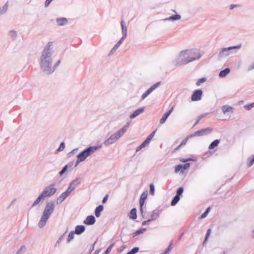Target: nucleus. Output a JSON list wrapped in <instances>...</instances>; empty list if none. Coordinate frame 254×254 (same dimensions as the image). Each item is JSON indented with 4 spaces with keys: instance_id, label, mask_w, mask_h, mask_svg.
Masks as SVG:
<instances>
[{
    "instance_id": "47",
    "label": "nucleus",
    "mask_w": 254,
    "mask_h": 254,
    "mask_svg": "<svg viewBox=\"0 0 254 254\" xmlns=\"http://www.w3.org/2000/svg\"><path fill=\"white\" fill-rule=\"evenodd\" d=\"M154 186L153 184H151L150 185V192L152 195H153L154 193Z\"/></svg>"
},
{
    "instance_id": "55",
    "label": "nucleus",
    "mask_w": 254,
    "mask_h": 254,
    "mask_svg": "<svg viewBox=\"0 0 254 254\" xmlns=\"http://www.w3.org/2000/svg\"><path fill=\"white\" fill-rule=\"evenodd\" d=\"M53 0H46L45 2V6L48 7Z\"/></svg>"
},
{
    "instance_id": "14",
    "label": "nucleus",
    "mask_w": 254,
    "mask_h": 254,
    "mask_svg": "<svg viewBox=\"0 0 254 254\" xmlns=\"http://www.w3.org/2000/svg\"><path fill=\"white\" fill-rule=\"evenodd\" d=\"M56 22L58 26H64L68 23V20L65 17H58L56 19Z\"/></svg>"
},
{
    "instance_id": "46",
    "label": "nucleus",
    "mask_w": 254,
    "mask_h": 254,
    "mask_svg": "<svg viewBox=\"0 0 254 254\" xmlns=\"http://www.w3.org/2000/svg\"><path fill=\"white\" fill-rule=\"evenodd\" d=\"M254 107V102L250 105H247L244 106L245 108L247 109L248 110H250Z\"/></svg>"
},
{
    "instance_id": "40",
    "label": "nucleus",
    "mask_w": 254,
    "mask_h": 254,
    "mask_svg": "<svg viewBox=\"0 0 254 254\" xmlns=\"http://www.w3.org/2000/svg\"><path fill=\"white\" fill-rule=\"evenodd\" d=\"M26 251V248L24 246H22L20 249L18 251L17 254H21L25 253Z\"/></svg>"
},
{
    "instance_id": "33",
    "label": "nucleus",
    "mask_w": 254,
    "mask_h": 254,
    "mask_svg": "<svg viewBox=\"0 0 254 254\" xmlns=\"http://www.w3.org/2000/svg\"><path fill=\"white\" fill-rule=\"evenodd\" d=\"M75 234V233L73 231H71L69 233V234L68 236L67 239V243H69L74 238Z\"/></svg>"
},
{
    "instance_id": "4",
    "label": "nucleus",
    "mask_w": 254,
    "mask_h": 254,
    "mask_svg": "<svg viewBox=\"0 0 254 254\" xmlns=\"http://www.w3.org/2000/svg\"><path fill=\"white\" fill-rule=\"evenodd\" d=\"M100 147L101 146H91L83 150L77 156L75 166H77L79 163L85 161L87 158L90 156Z\"/></svg>"
},
{
    "instance_id": "2",
    "label": "nucleus",
    "mask_w": 254,
    "mask_h": 254,
    "mask_svg": "<svg viewBox=\"0 0 254 254\" xmlns=\"http://www.w3.org/2000/svg\"><path fill=\"white\" fill-rule=\"evenodd\" d=\"M203 53L197 49H189L181 52L176 63L177 64H185L197 60L202 56Z\"/></svg>"
},
{
    "instance_id": "19",
    "label": "nucleus",
    "mask_w": 254,
    "mask_h": 254,
    "mask_svg": "<svg viewBox=\"0 0 254 254\" xmlns=\"http://www.w3.org/2000/svg\"><path fill=\"white\" fill-rule=\"evenodd\" d=\"M125 38H123L122 37L121 39L118 41V42L114 46V47L111 49L110 55L113 54L114 52H115L119 48V47L121 46V45L123 43L124 39Z\"/></svg>"
},
{
    "instance_id": "50",
    "label": "nucleus",
    "mask_w": 254,
    "mask_h": 254,
    "mask_svg": "<svg viewBox=\"0 0 254 254\" xmlns=\"http://www.w3.org/2000/svg\"><path fill=\"white\" fill-rule=\"evenodd\" d=\"M254 69V62L252 64H251L250 65H249V66L248 67V70L251 71Z\"/></svg>"
},
{
    "instance_id": "59",
    "label": "nucleus",
    "mask_w": 254,
    "mask_h": 254,
    "mask_svg": "<svg viewBox=\"0 0 254 254\" xmlns=\"http://www.w3.org/2000/svg\"><path fill=\"white\" fill-rule=\"evenodd\" d=\"M107 198H108V195H106V196L103 198V199L102 200V202L103 203H106L107 200Z\"/></svg>"
},
{
    "instance_id": "43",
    "label": "nucleus",
    "mask_w": 254,
    "mask_h": 254,
    "mask_svg": "<svg viewBox=\"0 0 254 254\" xmlns=\"http://www.w3.org/2000/svg\"><path fill=\"white\" fill-rule=\"evenodd\" d=\"M190 138V137H188V136L187 138H186L185 139H184L182 141V143L180 144V145H179V146H178L176 149L179 148V147H180L181 146L185 145L186 144V143H187V141H188V139L189 138Z\"/></svg>"
},
{
    "instance_id": "45",
    "label": "nucleus",
    "mask_w": 254,
    "mask_h": 254,
    "mask_svg": "<svg viewBox=\"0 0 254 254\" xmlns=\"http://www.w3.org/2000/svg\"><path fill=\"white\" fill-rule=\"evenodd\" d=\"M248 160H250V162L248 163V166L250 167L254 164V155L252 159H251V158H249Z\"/></svg>"
},
{
    "instance_id": "17",
    "label": "nucleus",
    "mask_w": 254,
    "mask_h": 254,
    "mask_svg": "<svg viewBox=\"0 0 254 254\" xmlns=\"http://www.w3.org/2000/svg\"><path fill=\"white\" fill-rule=\"evenodd\" d=\"M144 108H140L137 110H136L135 111L133 112L132 114H131L129 116V118L131 119L135 118L137 116H139L140 114L142 113L144 111Z\"/></svg>"
},
{
    "instance_id": "9",
    "label": "nucleus",
    "mask_w": 254,
    "mask_h": 254,
    "mask_svg": "<svg viewBox=\"0 0 254 254\" xmlns=\"http://www.w3.org/2000/svg\"><path fill=\"white\" fill-rule=\"evenodd\" d=\"M160 85V82H158L151 86L147 91H146L141 96V100H144L152 92L158 88Z\"/></svg>"
},
{
    "instance_id": "16",
    "label": "nucleus",
    "mask_w": 254,
    "mask_h": 254,
    "mask_svg": "<svg viewBox=\"0 0 254 254\" xmlns=\"http://www.w3.org/2000/svg\"><path fill=\"white\" fill-rule=\"evenodd\" d=\"M173 110V107H172L171 108L168 112H167L163 115V116L160 119V124H163L166 122L167 119L170 116V115L171 114Z\"/></svg>"
},
{
    "instance_id": "24",
    "label": "nucleus",
    "mask_w": 254,
    "mask_h": 254,
    "mask_svg": "<svg viewBox=\"0 0 254 254\" xmlns=\"http://www.w3.org/2000/svg\"><path fill=\"white\" fill-rule=\"evenodd\" d=\"M8 35L13 40H15L17 39L18 34L17 32L15 30H12L9 31Z\"/></svg>"
},
{
    "instance_id": "51",
    "label": "nucleus",
    "mask_w": 254,
    "mask_h": 254,
    "mask_svg": "<svg viewBox=\"0 0 254 254\" xmlns=\"http://www.w3.org/2000/svg\"><path fill=\"white\" fill-rule=\"evenodd\" d=\"M113 247V244L111 245L110 247H109L105 252V254H108L111 251L112 248Z\"/></svg>"
},
{
    "instance_id": "58",
    "label": "nucleus",
    "mask_w": 254,
    "mask_h": 254,
    "mask_svg": "<svg viewBox=\"0 0 254 254\" xmlns=\"http://www.w3.org/2000/svg\"><path fill=\"white\" fill-rule=\"evenodd\" d=\"M60 62H60V61H58L56 63V64H55L54 65H53V66L55 67V69L57 66H59V64H60Z\"/></svg>"
},
{
    "instance_id": "49",
    "label": "nucleus",
    "mask_w": 254,
    "mask_h": 254,
    "mask_svg": "<svg viewBox=\"0 0 254 254\" xmlns=\"http://www.w3.org/2000/svg\"><path fill=\"white\" fill-rule=\"evenodd\" d=\"M150 141H149V139H146L145 141L141 143V145L143 146V147H145V146H147L148 144L149 143Z\"/></svg>"
},
{
    "instance_id": "41",
    "label": "nucleus",
    "mask_w": 254,
    "mask_h": 254,
    "mask_svg": "<svg viewBox=\"0 0 254 254\" xmlns=\"http://www.w3.org/2000/svg\"><path fill=\"white\" fill-rule=\"evenodd\" d=\"M206 79L205 77L199 79L196 82V85L197 86L200 85L201 83L204 82L206 81Z\"/></svg>"
},
{
    "instance_id": "10",
    "label": "nucleus",
    "mask_w": 254,
    "mask_h": 254,
    "mask_svg": "<svg viewBox=\"0 0 254 254\" xmlns=\"http://www.w3.org/2000/svg\"><path fill=\"white\" fill-rule=\"evenodd\" d=\"M70 193L71 192L67 189L58 197L57 203L61 204Z\"/></svg>"
},
{
    "instance_id": "53",
    "label": "nucleus",
    "mask_w": 254,
    "mask_h": 254,
    "mask_svg": "<svg viewBox=\"0 0 254 254\" xmlns=\"http://www.w3.org/2000/svg\"><path fill=\"white\" fill-rule=\"evenodd\" d=\"M210 229H208L207 231V233L206 234V237H205V240L204 241V243H205V242L206 241V240L208 238L209 235H210Z\"/></svg>"
},
{
    "instance_id": "26",
    "label": "nucleus",
    "mask_w": 254,
    "mask_h": 254,
    "mask_svg": "<svg viewBox=\"0 0 254 254\" xmlns=\"http://www.w3.org/2000/svg\"><path fill=\"white\" fill-rule=\"evenodd\" d=\"M104 207L102 205L98 206L95 209V214L97 217H99L100 216V213L103 210Z\"/></svg>"
},
{
    "instance_id": "11",
    "label": "nucleus",
    "mask_w": 254,
    "mask_h": 254,
    "mask_svg": "<svg viewBox=\"0 0 254 254\" xmlns=\"http://www.w3.org/2000/svg\"><path fill=\"white\" fill-rule=\"evenodd\" d=\"M202 95V90H197L192 94L191 99L192 101H199L201 99Z\"/></svg>"
},
{
    "instance_id": "7",
    "label": "nucleus",
    "mask_w": 254,
    "mask_h": 254,
    "mask_svg": "<svg viewBox=\"0 0 254 254\" xmlns=\"http://www.w3.org/2000/svg\"><path fill=\"white\" fill-rule=\"evenodd\" d=\"M57 189L55 187V184H51L43 190L41 193L45 197L53 195L57 191Z\"/></svg>"
},
{
    "instance_id": "13",
    "label": "nucleus",
    "mask_w": 254,
    "mask_h": 254,
    "mask_svg": "<svg viewBox=\"0 0 254 254\" xmlns=\"http://www.w3.org/2000/svg\"><path fill=\"white\" fill-rule=\"evenodd\" d=\"M147 194H148L147 192L144 191L142 193V194L140 196V200H139V204H140V211H141V213H142V212H143L142 207L144 204L145 199L147 198Z\"/></svg>"
},
{
    "instance_id": "44",
    "label": "nucleus",
    "mask_w": 254,
    "mask_h": 254,
    "mask_svg": "<svg viewBox=\"0 0 254 254\" xmlns=\"http://www.w3.org/2000/svg\"><path fill=\"white\" fill-rule=\"evenodd\" d=\"M184 191V189L182 187L179 188L177 191V195H178L180 196V195H181Z\"/></svg>"
},
{
    "instance_id": "25",
    "label": "nucleus",
    "mask_w": 254,
    "mask_h": 254,
    "mask_svg": "<svg viewBox=\"0 0 254 254\" xmlns=\"http://www.w3.org/2000/svg\"><path fill=\"white\" fill-rule=\"evenodd\" d=\"M8 8V2L5 3L2 7H0V16L4 14Z\"/></svg>"
},
{
    "instance_id": "8",
    "label": "nucleus",
    "mask_w": 254,
    "mask_h": 254,
    "mask_svg": "<svg viewBox=\"0 0 254 254\" xmlns=\"http://www.w3.org/2000/svg\"><path fill=\"white\" fill-rule=\"evenodd\" d=\"M211 131V129L210 128H206L200 129L194 132V133L191 134L188 136V137H194L195 136H200L206 135L209 133Z\"/></svg>"
},
{
    "instance_id": "56",
    "label": "nucleus",
    "mask_w": 254,
    "mask_h": 254,
    "mask_svg": "<svg viewBox=\"0 0 254 254\" xmlns=\"http://www.w3.org/2000/svg\"><path fill=\"white\" fill-rule=\"evenodd\" d=\"M53 0H46L45 2V6L48 7Z\"/></svg>"
},
{
    "instance_id": "28",
    "label": "nucleus",
    "mask_w": 254,
    "mask_h": 254,
    "mask_svg": "<svg viewBox=\"0 0 254 254\" xmlns=\"http://www.w3.org/2000/svg\"><path fill=\"white\" fill-rule=\"evenodd\" d=\"M45 197L44 196V195L41 193L39 196L38 197V198L36 199V200L34 202L33 204H32V207L33 206H35L36 205H37V204H38L42 200H44L45 199Z\"/></svg>"
},
{
    "instance_id": "64",
    "label": "nucleus",
    "mask_w": 254,
    "mask_h": 254,
    "mask_svg": "<svg viewBox=\"0 0 254 254\" xmlns=\"http://www.w3.org/2000/svg\"><path fill=\"white\" fill-rule=\"evenodd\" d=\"M235 6L234 5H231L230 6V8L231 9H233V8H234V7Z\"/></svg>"
},
{
    "instance_id": "1",
    "label": "nucleus",
    "mask_w": 254,
    "mask_h": 254,
    "mask_svg": "<svg viewBox=\"0 0 254 254\" xmlns=\"http://www.w3.org/2000/svg\"><path fill=\"white\" fill-rule=\"evenodd\" d=\"M54 42H49L43 50L40 57L41 68L47 74H51L55 70L52 58L54 52Z\"/></svg>"
},
{
    "instance_id": "34",
    "label": "nucleus",
    "mask_w": 254,
    "mask_h": 254,
    "mask_svg": "<svg viewBox=\"0 0 254 254\" xmlns=\"http://www.w3.org/2000/svg\"><path fill=\"white\" fill-rule=\"evenodd\" d=\"M180 199V196L176 195L174 197L173 199L172 200V201L171 202V205L172 206L175 205L177 203V202L179 201Z\"/></svg>"
},
{
    "instance_id": "3",
    "label": "nucleus",
    "mask_w": 254,
    "mask_h": 254,
    "mask_svg": "<svg viewBox=\"0 0 254 254\" xmlns=\"http://www.w3.org/2000/svg\"><path fill=\"white\" fill-rule=\"evenodd\" d=\"M55 208V205L53 201H51L46 203L38 224L40 228H42L46 225L50 216L54 212Z\"/></svg>"
},
{
    "instance_id": "31",
    "label": "nucleus",
    "mask_w": 254,
    "mask_h": 254,
    "mask_svg": "<svg viewBox=\"0 0 254 254\" xmlns=\"http://www.w3.org/2000/svg\"><path fill=\"white\" fill-rule=\"evenodd\" d=\"M159 214L157 211H154L151 214V220H154L158 218Z\"/></svg>"
},
{
    "instance_id": "38",
    "label": "nucleus",
    "mask_w": 254,
    "mask_h": 254,
    "mask_svg": "<svg viewBox=\"0 0 254 254\" xmlns=\"http://www.w3.org/2000/svg\"><path fill=\"white\" fill-rule=\"evenodd\" d=\"M172 249V243H171L168 248L166 250L163 254H168Z\"/></svg>"
},
{
    "instance_id": "12",
    "label": "nucleus",
    "mask_w": 254,
    "mask_h": 254,
    "mask_svg": "<svg viewBox=\"0 0 254 254\" xmlns=\"http://www.w3.org/2000/svg\"><path fill=\"white\" fill-rule=\"evenodd\" d=\"M80 183V179L76 178L70 184L67 190L71 192L75 189L76 187Z\"/></svg>"
},
{
    "instance_id": "23",
    "label": "nucleus",
    "mask_w": 254,
    "mask_h": 254,
    "mask_svg": "<svg viewBox=\"0 0 254 254\" xmlns=\"http://www.w3.org/2000/svg\"><path fill=\"white\" fill-rule=\"evenodd\" d=\"M230 72V69L226 68L225 69L221 70L219 73V76L220 78L225 77Z\"/></svg>"
},
{
    "instance_id": "32",
    "label": "nucleus",
    "mask_w": 254,
    "mask_h": 254,
    "mask_svg": "<svg viewBox=\"0 0 254 254\" xmlns=\"http://www.w3.org/2000/svg\"><path fill=\"white\" fill-rule=\"evenodd\" d=\"M219 143V140H218V139L215 140L210 144V145L209 146V149L214 148L215 147H216L218 145Z\"/></svg>"
},
{
    "instance_id": "39",
    "label": "nucleus",
    "mask_w": 254,
    "mask_h": 254,
    "mask_svg": "<svg viewBox=\"0 0 254 254\" xmlns=\"http://www.w3.org/2000/svg\"><path fill=\"white\" fill-rule=\"evenodd\" d=\"M139 248L138 247H135L132 250L128 252L127 254H135L138 252Z\"/></svg>"
},
{
    "instance_id": "35",
    "label": "nucleus",
    "mask_w": 254,
    "mask_h": 254,
    "mask_svg": "<svg viewBox=\"0 0 254 254\" xmlns=\"http://www.w3.org/2000/svg\"><path fill=\"white\" fill-rule=\"evenodd\" d=\"M146 230V228H142L140 230L136 231L133 234V237H135L140 234L143 233Z\"/></svg>"
},
{
    "instance_id": "37",
    "label": "nucleus",
    "mask_w": 254,
    "mask_h": 254,
    "mask_svg": "<svg viewBox=\"0 0 254 254\" xmlns=\"http://www.w3.org/2000/svg\"><path fill=\"white\" fill-rule=\"evenodd\" d=\"M210 210V208L208 207L206 209V211L203 214H202V215L200 216V218L201 219L204 218L207 216L208 213L209 212Z\"/></svg>"
},
{
    "instance_id": "61",
    "label": "nucleus",
    "mask_w": 254,
    "mask_h": 254,
    "mask_svg": "<svg viewBox=\"0 0 254 254\" xmlns=\"http://www.w3.org/2000/svg\"><path fill=\"white\" fill-rule=\"evenodd\" d=\"M63 237V236H61V238H59V239L57 241V243H56V246H57V244H60V242H61V240L62 239Z\"/></svg>"
},
{
    "instance_id": "18",
    "label": "nucleus",
    "mask_w": 254,
    "mask_h": 254,
    "mask_svg": "<svg viewBox=\"0 0 254 254\" xmlns=\"http://www.w3.org/2000/svg\"><path fill=\"white\" fill-rule=\"evenodd\" d=\"M121 25L122 30V37L126 38L127 36V26L126 23L124 21L122 20L121 22Z\"/></svg>"
},
{
    "instance_id": "21",
    "label": "nucleus",
    "mask_w": 254,
    "mask_h": 254,
    "mask_svg": "<svg viewBox=\"0 0 254 254\" xmlns=\"http://www.w3.org/2000/svg\"><path fill=\"white\" fill-rule=\"evenodd\" d=\"M85 230L83 225H77L75 227L74 233L77 235L82 234Z\"/></svg>"
},
{
    "instance_id": "20",
    "label": "nucleus",
    "mask_w": 254,
    "mask_h": 254,
    "mask_svg": "<svg viewBox=\"0 0 254 254\" xmlns=\"http://www.w3.org/2000/svg\"><path fill=\"white\" fill-rule=\"evenodd\" d=\"M222 110L224 114L227 113H232L233 108L231 106L226 105L222 107Z\"/></svg>"
},
{
    "instance_id": "62",
    "label": "nucleus",
    "mask_w": 254,
    "mask_h": 254,
    "mask_svg": "<svg viewBox=\"0 0 254 254\" xmlns=\"http://www.w3.org/2000/svg\"><path fill=\"white\" fill-rule=\"evenodd\" d=\"M78 151V149L77 148H75V149H74L73 150H72L71 152V153H76Z\"/></svg>"
},
{
    "instance_id": "29",
    "label": "nucleus",
    "mask_w": 254,
    "mask_h": 254,
    "mask_svg": "<svg viewBox=\"0 0 254 254\" xmlns=\"http://www.w3.org/2000/svg\"><path fill=\"white\" fill-rule=\"evenodd\" d=\"M136 217V209L135 208H133L130 212L129 218L132 219H135Z\"/></svg>"
},
{
    "instance_id": "48",
    "label": "nucleus",
    "mask_w": 254,
    "mask_h": 254,
    "mask_svg": "<svg viewBox=\"0 0 254 254\" xmlns=\"http://www.w3.org/2000/svg\"><path fill=\"white\" fill-rule=\"evenodd\" d=\"M156 130L153 131L147 138V139H149V141H150L152 139L153 136H154V134L155 133Z\"/></svg>"
},
{
    "instance_id": "60",
    "label": "nucleus",
    "mask_w": 254,
    "mask_h": 254,
    "mask_svg": "<svg viewBox=\"0 0 254 254\" xmlns=\"http://www.w3.org/2000/svg\"><path fill=\"white\" fill-rule=\"evenodd\" d=\"M143 148V146L141 145V144H140L139 146H138L137 147L136 151H138L139 150H140V149H141Z\"/></svg>"
},
{
    "instance_id": "36",
    "label": "nucleus",
    "mask_w": 254,
    "mask_h": 254,
    "mask_svg": "<svg viewBox=\"0 0 254 254\" xmlns=\"http://www.w3.org/2000/svg\"><path fill=\"white\" fill-rule=\"evenodd\" d=\"M183 169V165L179 164L175 167V172L176 173H178L180 170Z\"/></svg>"
},
{
    "instance_id": "54",
    "label": "nucleus",
    "mask_w": 254,
    "mask_h": 254,
    "mask_svg": "<svg viewBox=\"0 0 254 254\" xmlns=\"http://www.w3.org/2000/svg\"><path fill=\"white\" fill-rule=\"evenodd\" d=\"M210 229H208L207 231V233L206 234V237H205V240L204 241V243H205V242L206 241V240L208 238L209 235H210Z\"/></svg>"
},
{
    "instance_id": "22",
    "label": "nucleus",
    "mask_w": 254,
    "mask_h": 254,
    "mask_svg": "<svg viewBox=\"0 0 254 254\" xmlns=\"http://www.w3.org/2000/svg\"><path fill=\"white\" fill-rule=\"evenodd\" d=\"M181 18V16L179 14H176L172 15L168 18L163 19L164 21H175L180 20Z\"/></svg>"
},
{
    "instance_id": "27",
    "label": "nucleus",
    "mask_w": 254,
    "mask_h": 254,
    "mask_svg": "<svg viewBox=\"0 0 254 254\" xmlns=\"http://www.w3.org/2000/svg\"><path fill=\"white\" fill-rule=\"evenodd\" d=\"M72 166V163H69L68 164L66 165L64 167L63 169L60 172L59 175L60 176H62L63 175V174L67 171V169L68 168L71 167Z\"/></svg>"
},
{
    "instance_id": "30",
    "label": "nucleus",
    "mask_w": 254,
    "mask_h": 254,
    "mask_svg": "<svg viewBox=\"0 0 254 254\" xmlns=\"http://www.w3.org/2000/svg\"><path fill=\"white\" fill-rule=\"evenodd\" d=\"M130 125V123L127 122L124 127L119 130L124 135V133L126 132L127 130L128 127H129Z\"/></svg>"
},
{
    "instance_id": "57",
    "label": "nucleus",
    "mask_w": 254,
    "mask_h": 254,
    "mask_svg": "<svg viewBox=\"0 0 254 254\" xmlns=\"http://www.w3.org/2000/svg\"><path fill=\"white\" fill-rule=\"evenodd\" d=\"M151 221V219H149L147 221H143L142 223V225H145L146 224H147L148 223H149Z\"/></svg>"
},
{
    "instance_id": "42",
    "label": "nucleus",
    "mask_w": 254,
    "mask_h": 254,
    "mask_svg": "<svg viewBox=\"0 0 254 254\" xmlns=\"http://www.w3.org/2000/svg\"><path fill=\"white\" fill-rule=\"evenodd\" d=\"M65 148V144L64 142H62L60 145V147L57 149V151H63Z\"/></svg>"
},
{
    "instance_id": "6",
    "label": "nucleus",
    "mask_w": 254,
    "mask_h": 254,
    "mask_svg": "<svg viewBox=\"0 0 254 254\" xmlns=\"http://www.w3.org/2000/svg\"><path fill=\"white\" fill-rule=\"evenodd\" d=\"M123 136V134L119 130H118L111 135L104 142V144L106 146L111 145L117 141Z\"/></svg>"
},
{
    "instance_id": "5",
    "label": "nucleus",
    "mask_w": 254,
    "mask_h": 254,
    "mask_svg": "<svg viewBox=\"0 0 254 254\" xmlns=\"http://www.w3.org/2000/svg\"><path fill=\"white\" fill-rule=\"evenodd\" d=\"M241 48V44L235 46L221 49L219 53V58L221 59L225 58L230 55L236 54L237 50Z\"/></svg>"
},
{
    "instance_id": "63",
    "label": "nucleus",
    "mask_w": 254,
    "mask_h": 254,
    "mask_svg": "<svg viewBox=\"0 0 254 254\" xmlns=\"http://www.w3.org/2000/svg\"><path fill=\"white\" fill-rule=\"evenodd\" d=\"M181 161L183 162V163H185V162H186L188 161V160H187V159H181Z\"/></svg>"
},
{
    "instance_id": "52",
    "label": "nucleus",
    "mask_w": 254,
    "mask_h": 254,
    "mask_svg": "<svg viewBox=\"0 0 254 254\" xmlns=\"http://www.w3.org/2000/svg\"><path fill=\"white\" fill-rule=\"evenodd\" d=\"M190 166V163H186L185 165H183V169L186 170L189 168Z\"/></svg>"
},
{
    "instance_id": "15",
    "label": "nucleus",
    "mask_w": 254,
    "mask_h": 254,
    "mask_svg": "<svg viewBox=\"0 0 254 254\" xmlns=\"http://www.w3.org/2000/svg\"><path fill=\"white\" fill-rule=\"evenodd\" d=\"M95 217L92 215H90L87 217L83 223L88 225H93L95 223Z\"/></svg>"
}]
</instances>
